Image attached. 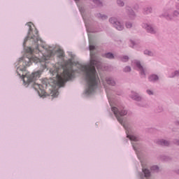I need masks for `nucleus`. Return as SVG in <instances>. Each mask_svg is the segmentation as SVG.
<instances>
[{
    "instance_id": "nucleus-26",
    "label": "nucleus",
    "mask_w": 179,
    "mask_h": 179,
    "mask_svg": "<svg viewBox=\"0 0 179 179\" xmlns=\"http://www.w3.org/2000/svg\"><path fill=\"white\" fill-rule=\"evenodd\" d=\"M92 1H93V2H94L95 3H97V4L100 3V1H99V0H92Z\"/></svg>"
},
{
    "instance_id": "nucleus-28",
    "label": "nucleus",
    "mask_w": 179,
    "mask_h": 179,
    "mask_svg": "<svg viewBox=\"0 0 179 179\" xmlns=\"http://www.w3.org/2000/svg\"><path fill=\"white\" fill-rule=\"evenodd\" d=\"M101 19H107V16H106V15H102V16H101Z\"/></svg>"
},
{
    "instance_id": "nucleus-4",
    "label": "nucleus",
    "mask_w": 179,
    "mask_h": 179,
    "mask_svg": "<svg viewBox=\"0 0 179 179\" xmlns=\"http://www.w3.org/2000/svg\"><path fill=\"white\" fill-rule=\"evenodd\" d=\"M112 111L115 114L117 121H119L120 124L122 125V118L121 117H124V115H127V110H120L116 107H112Z\"/></svg>"
},
{
    "instance_id": "nucleus-27",
    "label": "nucleus",
    "mask_w": 179,
    "mask_h": 179,
    "mask_svg": "<svg viewBox=\"0 0 179 179\" xmlns=\"http://www.w3.org/2000/svg\"><path fill=\"white\" fill-rule=\"evenodd\" d=\"M147 93L148 94H153V92H152V91H150V90H147Z\"/></svg>"
},
{
    "instance_id": "nucleus-23",
    "label": "nucleus",
    "mask_w": 179,
    "mask_h": 179,
    "mask_svg": "<svg viewBox=\"0 0 179 179\" xmlns=\"http://www.w3.org/2000/svg\"><path fill=\"white\" fill-rule=\"evenodd\" d=\"M117 5H119V6H124V2L117 1Z\"/></svg>"
},
{
    "instance_id": "nucleus-32",
    "label": "nucleus",
    "mask_w": 179,
    "mask_h": 179,
    "mask_svg": "<svg viewBox=\"0 0 179 179\" xmlns=\"http://www.w3.org/2000/svg\"><path fill=\"white\" fill-rule=\"evenodd\" d=\"M75 1H79V0H75Z\"/></svg>"
},
{
    "instance_id": "nucleus-5",
    "label": "nucleus",
    "mask_w": 179,
    "mask_h": 179,
    "mask_svg": "<svg viewBox=\"0 0 179 179\" xmlns=\"http://www.w3.org/2000/svg\"><path fill=\"white\" fill-rule=\"evenodd\" d=\"M33 87H34V89H35V90H36L38 92V93L39 96H41V97L45 96V90H44L43 85L34 83L33 84Z\"/></svg>"
},
{
    "instance_id": "nucleus-24",
    "label": "nucleus",
    "mask_w": 179,
    "mask_h": 179,
    "mask_svg": "<svg viewBox=\"0 0 179 179\" xmlns=\"http://www.w3.org/2000/svg\"><path fill=\"white\" fill-rule=\"evenodd\" d=\"M126 27H127V29H131V27H132V24H131V23H127V24H126Z\"/></svg>"
},
{
    "instance_id": "nucleus-2",
    "label": "nucleus",
    "mask_w": 179,
    "mask_h": 179,
    "mask_svg": "<svg viewBox=\"0 0 179 179\" xmlns=\"http://www.w3.org/2000/svg\"><path fill=\"white\" fill-rule=\"evenodd\" d=\"M90 58L89 65L81 66V70L85 73V79L88 86L85 90V94H92L97 89V84L99 83V79L94 66L97 69H100V66H101V64L94 59V55L92 52H90Z\"/></svg>"
},
{
    "instance_id": "nucleus-12",
    "label": "nucleus",
    "mask_w": 179,
    "mask_h": 179,
    "mask_svg": "<svg viewBox=\"0 0 179 179\" xmlns=\"http://www.w3.org/2000/svg\"><path fill=\"white\" fill-rule=\"evenodd\" d=\"M143 173L145 174V177H150V171L149 170L143 168Z\"/></svg>"
},
{
    "instance_id": "nucleus-14",
    "label": "nucleus",
    "mask_w": 179,
    "mask_h": 179,
    "mask_svg": "<svg viewBox=\"0 0 179 179\" xmlns=\"http://www.w3.org/2000/svg\"><path fill=\"white\" fill-rule=\"evenodd\" d=\"M127 138H129L130 141H134L135 142H136V141H138V137L135 136H127Z\"/></svg>"
},
{
    "instance_id": "nucleus-8",
    "label": "nucleus",
    "mask_w": 179,
    "mask_h": 179,
    "mask_svg": "<svg viewBox=\"0 0 179 179\" xmlns=\"http://www.w3.org/2000/svg\"><path fill=\"white\" fill-rule=\"evenodd\" d=\"M136 66H137V68L140 71L141 74V75H145V71L143 70V67L142 66H141V63L139 62H136Z\"/></svg>"
},
{
    "instance_id": "nucleus-25",
    "label": "nucleus",
    "mask_w": 179,
    "mask_h": 179,
    "mask_svg": "<svg viewBox=\"0 0 179 179\" xmlns=\"http://www.w3.org/2000/svg\"><path fill=\"white\" fill-rule=\"evenodd\" d=\"M93 50H94V45L90 44V51H93Z\"/></svg>"
},
{
    "instance_id": "nucleus-17",
    "label": "nucleus",
    "mask_w": 179,
    "mask_h": 179,
    "mask_svg": "<svg viewBox=\"0 0 179 179\" xmlns=\"http://www.w3.org/2000/svg\"><path fill=\"white\" fill-rule=\"evenodd\" d=\"M144 54H145V55H150V57H152V55H153V52H152L151 51H149V50H145Z\"/></svg>"
},
{
    "instance_id": "nucleus-9",
    "label": "nucleus",
    "mask_w": 179,
    "mask_h": 179,
    "mask_svg": "<svg viewBox=\"0 0 179 179\" xmlns=\"http://www.w3.org/2000/svg\"><path fill=\"white\" fill-rule=\"evenodd\" d=\"M158 79H159V77H157V76H156V75H152L149 77L150 82H155V81L157 80Z\"/></svg>"
},
{
    "instance_id": "nucleus-6",
    "label": "nucleus",
    "mask_w": 179,
    "mask_h": 179,
    "mask_svg": "<svg viewBox=\"0 0 179 179\" xmlns=\"http://www.w3.org/2000/svg\"><path fill=\"white\" fill-rule=\"evenodd\" d=\"M110 22L114 24V27L117 29V30H122L124 29V27L121 25V23L120 22H117V19L112 17L109 20Z\"/></svg>"
},
{
    "instance_id": "nucleus-11",
    "label": "nucleus",
    "mask_w": 179,
    "mask_h": 179,
    "mask_svg": "<svg viewBox=\"0 0 179 179\" xmlns=\"http://www.w3.org/2000/svg\"><path fill=\"white\" fill-rule=\"evenodd\" d=\"M159 145H162V146H169V141H166L165 140H161L159 141Z\"/></svg>"
},
{
    "instance_id": "nucleus-22",
    "label": "nucleus",
    "mask_w": 179,
    "mask_h": 179,
    "mask_svg": "<svg viewBox=\"0 0 179 179\" xmlns=\"http://www.w3.org/2000/svg\"><path fill=\"white\" fill-rule=\"evenodd\" d=\"M131 71V67L127 66L124 69V72H130Z\"/></svg>"
},
{
    "instance_id": "nucleus-15",
    "label": "nucleus",
    "mask_w": 179,
    "mask_h": 179,
    "mask_svg": "<svg viewBox=\"0 0 179 179\" xmlns=\"http://www.w3.org/2000/svg\"><path fill=\"white\" fill-rule=\"evenodd\" d=\"M105 57L106 58H109V59H112V58H114V55L109 52V53L105 54Z\"/></svg>"
},
{
    "instance_id": "nucleus-16",
    "label": "nucleus",
    "mask_w": 179,
    "mask_h": 179,
    "mask_svg": "<svg viewBox=\"0 0 179 179\" xmlns=\"http://www.w3.org/2000/svg\"><path fill=\"white\" fill-rule=\"evenodd\" d=\"M27 52H28V54H34V50H32L31 48H27L26 50Z\"/></svg>"
},
{
    "instance_id": "nucleus-29",
    "label": "nucleus",
    "mask_w": 179,
    "mask_h": 179,
    "mask_svg": "<svg viewBox=\"0 0 179 179\" xmlns=\"http://www.w3.org/2000/svg\"><path fill=\"white\" fill-rule=\"evenodd\" d=\"M179 75V72L178 71H176L175 72V76Z\"/></svg>"
},
{
    "instance_id": "nucleus-18",
    "label": "nucleus",
    "mask_w": 179,
    "mask_h": 179,
    "mask_svg": "<svg viewBox=\"0 0 179 179\" xmlns=\"http://www.w3.org/2000/svg\"><path fill=\"white\" fill-rule=\"evenodd\" d=\"M128 59H129V58L127 57V56H124L122 58V61L123 62H127V61H128Z\"/></svg>"
},
{
    "instance_id": "nucleus-10",
    "label": "nucleus",
    "mask_w": 179,
    "mask_h": 179,
    "mask_svg": "<svg viewBox=\"0 0 179 179\" xmlns=\"http://www.w3.org/2000/svg\"><path fill=\"white\" fill-rule=\"evenodd\" d=\"M106 83L110 85V86H114V85H115V82L111 78H106Z\"/></svg>"
},
{
    "instance_id": "nucleus-19",
    "label": "nucleus",
    "mask_w": 179,
    "mask_h": 179,
    "mask_svg": "<svg viewBox=\"0 0 179 179\" xmlns=\"http://www.w3.org/2000/svg\"><path fill=\"white\" fill-rule=\"evenodd\" d=\"M132 99H134V100H137L138 101L141 100V98L139 96H138V94H136L134 96L132 97Z\"/></svg>"
},
{
    "instance_id": "nucleus-30",
    "label": "nucleus",
    "mask_w": 179,
    "mask_h": 179,
    "mask_svg": "<svg viewBox=\"0 0 179 179\" xmlns=\"http://www.w3.org/2000/svg\"><path fill=\"white\" fill-rule=\"evenodd\" d=\"M36 50H37L38 52H40V50L38 49V46L36 47Z\"/></svg>"
},
{
    "instance_id": "nucleus-1",
    "label": "nucleus",
    "mask_w": 179,
    "mask_h": 179,
    "mask_svg": "<svg viewBox=\"0 0 179 179\" xmlns=\"http://www.w3.org/2000/svg\"><path fill=\"white\" fill-rule=\"evenodd\" d=\"M51 57H52V51L48 50L47 54L43 55L42 59L34 56H32L31 57H24V62H22L24 68L20 66L17 69V75L20 78H22L25 85L31 83V82H34L35 79H37V78H40V75H41L43 71H38L30 74V73L28 72L27 70H26V66H30V65H31V62H36V64L40 62L41 64H42L43 69H45V68H47V65H45V64H47V61H48V59H50Z\"/></svg>"
},
{
    "instance_id": "nucleus-31",
    "label": "nucleus",
    "mask_w": 179,
    "mask_h": 179,
    "mask_svg": "<svg viewBox=\"0 0 179 179\" xmlns=\"http://www.w3.org/2000/svg\"><path fill=\"white\" fill-rule=\"evenodd\" d=\"M60 57H64V53H62Z\"/></svg>"
},
{
    "instance_id": "nucleus-20",
    "label": "nucleus",
    "mask_w": 179,
    "mask_h": 179,
    "mask_svg": "<svg viewBox=\"0 0 179 179\" xmlns=\"http://www.w3.org/2000/svg\"><path fill=\"white\" fill-rule=\"evenodd\" d=\"M31 24H33L31 22H27V26L29 27V34H30V31H31Z\"/></svg>"
},
{
    "instance_id": "nucleus-7",
    "label": "nucleus",
    "mask_w": 179,
    "mask_h": 179,
    "mask_svg": "<svg viewBox=\"0 0 179 179\" xmlns=\"http://www.w3.org/2000/svg\"><path fill=\"white\" fill-rule=\"evenodd\" d=\"M35 35L33 36H30L29 34L28 36L24 39V43L27 41V40H29V38H31L32 40H34V41H41V38H40V36H38V31L35 30L34 31Z\"/></svg>"
},
{
    "instance_id": "nucleus-3",
    "label": "nucleus",
    "mask_w": 179,
    "mask_h": 179,
    "mask_svg": "<svg viewBox=\"0 0 179 179\" xmlns=\"http://www.w3.org/2000/svg\"><path fill=\"white\" fill-rule=\"evenodd\" d=\"M69 65V67H66L64 69L63 72L60 74L57 75V82L58 86H64L68 80L73 79L75 78V71L73 69L72 62H69L66 64V66Z\"/></svg>"
},
{
    "instance_id": "nucleus-13",
    "label": "nucleus",
    "mask_w": 179,
    "mask_h": 179,
    "mask_svg": "<svg viewBox=\"0 0 179 179\" xmlns=\"http://www.w3.org/2000/svg\"><path fill=\"white\" fill-rule=\"evenodd\" d=\"M147 31L148 33H152V34L156 33L153 27H152L151 26L147 27Z\"/></svg>"
},
{
    "instance_id": "nucleus-21",
    "label": "nucleus",
    "mask_w": 179,
    "mask_h": 179,
    "mask_svg": "<svg viewBox=\"0 0 179 179\" xmlns=\"http://www.w3.org/2000/svg\"><path fill=\"white\" fill-rule=\"evenodd\" d=\"M151 170H154L155 171H158L159 167H157V166H154L151 168Z\"/></svg>"
}]
</instances>
